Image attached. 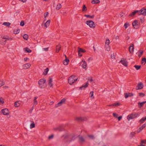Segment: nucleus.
<instances>
[{"label":"nucleus","mask_w":146,"mask_h":146,"mask_svg":"<svg viewBox=\"0 0 146 146\" xmlns=\"http://www.w3.org/2000/svg\"><path fill=\"white\" fill-rule=\"evenodd\" d=\"M79 139L80 141L81 142H85V140L82 136H79Z\"/></svg>","instance_id":"393cba45"},{"label":"nucleus","mask_w":146,"mask_h":146,"mask_svg":"<svg viewBox=\"0 0 146 146\" xmlns=\"http://www.w3.org/2000/svg\"><path fill=\"white\" fill-rule=\"evenodd\" d=\"M31 66V64L29 63L23 65V68L24 69H26L29 68Z\"/></svg>","instance_id":"ddd939ff"},{"label":"nucleus","mask_w":146,"mask_h":146,"mask_svg":"<svg viewBox=\"0 0 146 146\" xmlns=\"http://www.w3.org/2000/svg\"><path fill=\"white\" fill-rule=\"evenodd\" d=\"M139 114L137 113H133L128 115L127 116V119L128 120H129L136 117Z\"/></svg>","instance_id":"f03ea898"},{"label":"nucleus","mask_w":146,"mask_h":146,"mask_svg":"<svg viewBox=\"0 0 146 146\" xmlns=\"http://www.w3.org/2000/svg\"><path fill=\"white\" fill-rule=\"evenodd\" d=\"M62 7V6L60 3H58L56 7V9L57 10H58L60 9Z\"/></svg>","instance_id":"473e14b6"},{"label":"nucleus","mask_w":146,"mask_h":146,"mask_svg":"<svg viewBox=\"0 0 146 146\" xmlns=\"http://www.w3.org/2000/svg\"><path fill=\"white\" fill-rule=\"evenodd\" d=\"M58 129L59 131H62L63 130V129L62 128H61L60 127H58V128L57 129Z\"/></svg>","instance_id":"5fc2aeb1"},{"label":"nucleus","mask_w":146,"mask_h":146,"mask_svg":"<svg viewBox=\"0 0 146 146\" xmlns=\"http://www.w3.org/2000/svg\"><path fill=\"white\" fill-rule=\"evenodd\" d=\"M88 137H89L90 139H93L94 138V136L93 135H88L87 136Z\"/></svg>","instance_id":"ea45409f"},{"label":"nucleus","mask_w":146,"mask_h":146,"mask_svg":"<svg viewBox=\"0 0 146 146\" xmlns=\"http://www.w3.org/2000/svg\"><path fill=\"white\" fill-rule=\"evenodd\" d=\"M117 118H118V120L119 121H120L121 120V119L122 118V116H120L117 117Z\"/></svg>","instance_id":"e2e57ef3"},{"label":"nucleus","mask_w":146,"mask_h":146,"mask_svg":"<svg viewBox=\"0 0 146 146\" xmlns=\"http://www.w3.org/2000/svg\"><path fill=\"white\" fill-rule=\"evenodd\" d=\"M115 56L114 54H111V58H112L115 59Z\"/></svg>","instance_id":"bf43d9fd"},{"label":"nucleus","mask_w":146,"mask_h":146,"mask_svg":"<svg viewBox=\"0 0 146 146\" xmlns=\"http://www.w3.org/2000/svg\"><path fill=\"white\" fill-rule=\"evenodd\" d=\"M4 103V101L3 99L2 98H0V104H3Z\"/></svg>","instance_id":"09e8293b"},{"label":"nucleus","mask_w":146,"mask_h":146,"mask_svg":"<svg viewBox=\"0 0 146 146\" xmlns=\"http://www.w3.org/2000/svg\"><path fill=\"white\" fill-rule=\"evenodd\" d=\"M146 62V58H142V63L143 64L144 62L145 63V64Z\"/></svg>","instance_id":"49530a36"},{"label":"nucleus","mask_w":146,"mask_h":146,"mask_svg":"<svg viewBox=\"0 0 146 146\" xmlns=\"http://www.w3.org/2000/svg\"><path fill=\"white\" fill-rule=\"evenodd\" d=\"M143 87V84L141 82L138 83L136 87V90H141Z\"/></svg>","instance_id":"6e6552de"},{"label":"nucleus","mask_w":146,"mask_h":146,"mask_svg":"<svg viewBox=\"0 0 146 146\" xmlns=\"http://www.w3.org/2000/svg\"><path fill=\"white\" fill-rule=\"evenodd\" d=\"M145 103H146V101L143 102H139L138 103L139 107V108H141Z\"/></svg>","instance_id":"aec40b11"},{"label":"nucleus","mask_w":146,"mask_h":146,"mask_svg":"<svg viewBox=\"0 0 146 146\" xmlns=\"http://www.w3.org/2000/svg\"><path fill=\"white\" fill-rule=\"evenodd\" d=\"M119 62L121 63L123 65L127 66V62L125 60H121Z\"/></svg>","instance_id":"f3484780"},{"label":"nucleus","mask_w":146,"mask_h":146,"mask_svg":"<svg viewBox=\"0 0 146 146\" xmlns=\"http://www.w3.org/2000/svg\"><path fill=\"white\" fill-rule=\"evenodd\" d=\"M78 54L79 56H82V54L80 53V52H78Z\"/></svg>","instance_id":"69168bd1"},{"label":"nucleus","mask_w":146,"mask_h":146,"mask_svg":"<svg viewBox=\"0 0 146 146\" xmlns=\"http://www.w3.org/2000/svg\"><path fill=\"white\" fill-rule=\"evenodd\" d=\"M93 93H94V92L93 91H92L90 92V96L91 97H92L93 96V94H94Z\"/></svg>","instance_id":"6e6d98bb"},{"label":"nucleus","mask_w":146,"mask_h":146,"mask_svg":"<svg viewBox=\"0 0 146 146\" xmlns=\"http://www.w3.org/2000/svg\"><path fill=\"white\" fill-rule=\"evenodd\" d=\"M80 65L84 69H85L87 66V64L85 60H82L80 63Z\"/></svg>","instance_id":"f8f14e48"},{"label":"nucleus","mask_w":146,"mask_h":146,"mask_svg":"<svg viewBox=\"0 0 146 146\" xmlns=\"http://www.w3.org/2000/svg\"><path fill=\"white\" fill-rule=\"evenodd\" d=\"M146 120V118H145V117H143L139 120V122H140L141 124H142Z\"/></svg>","instance_id":"5701e85b"},{"label":"nucleus","mask_w":146,"mask_h":146,"mask_svg":"<svg viewBox=\"0 0 146 146\" xmlns=\"http://www.w3.org/2000/svg\"><path fill=\"white\" fill-rule=\"evenodd\" d=\"M145 95V94L143 93H139V96L141 97H143Z\"/></svg>","instance_id":"8fccbe9b"},{"label":"nucleus","mask_w":146,"mask_h":146,"mask_svg":"<svg viewBox=\"0 0 146 146\" xmlns=\"http://www.w3.org/2000/svg\"><path fill=\"white\" fill-rule=\"evenodd\" d=\"M84 16L87 18H89L91 19H93L94 17V15H92V16H90V15H84Z\"/></svg>","instance_id":"c9c22d12"},{"label":"nucleus","mask_w":146,"mask_h":146,"mask_svg":"<svg viewBox=\"0 0 146 146\" xmlns=\"http://www.w3.org/2000/svg\"><path fill=\"white\" fill-rule=\"evenodd\" d=\"M37 98V97H35L34 98V101L33 104V106H36L37 104V101L36 100Z\"/></svg>","instance_id":"4be33fe9"},{"label":"nucleus","mask_w":146,"mask_h":146,"mask_svg":"<svg viewBox=\"0 0 146 146\" xmlns=\"http://www.w3.org/2000/svg\"><path fill=\"white\" fill-rule=\"evenodd\" d=\"M113 116L114 117H115L116 118L118 116V115L117 114H116L115 113H113Z\"/></svg>","instance_id":"3c124183"},{"label":"nucleus","mask_w":146,"mask_h":146,"mask_svg":"<svg viewBox=\"0 0 146 146\" xmlns=\"http://www.w3.org/2000/svg\"><path fill=\"white\" fill-rule=\"evenodd\" d=\"M86 23L91 28H94L95 25L94 23L92 21L89 20L86 21Z\"/></svg>","instance_id":"20e7f679"},{"label":"nucleus","mask_w":146,"mask_h":146,"mask_svg":"<svg viewBox=\"0 0 146 146\" xmlns=\"http://www.w3.org/2000/svg\"><path fill=\"white\" fill-rule=\"evenodd\" d=\"M100 2V1L99 0H93L92 1V4H94L95 3H98Z\"/></svg>","instance_id":"c756f323"},{"label":"nucleus","mask_w":146,"mask_h":146,"mask_svg":"<svg viewBox=\"0 0 146 146\" xmlns=\"http://www.w3.org/2000/svg\"><path fill=\"white\" fill-rule=\"evenodd\" d=\"M88 85V81L86 83V84L85 85H83L81 87H80V88L81 89H82L83 88H86L87 87Z\"/></svg>","instance_id":"b1692460"},{"label":"nucleus","mask_w":146,"mask_h":146,"mask_svg":"<svg viewBox=\"0 0 146 146\" xmlns=\"http://www.w3.org/2000/svg\"><path fill=\"white\" fill-rule=\"evenodd\" d=\"M88 80L90 81L91 82L93 81V80L92 79V78L91 77L88 79Z\"/></svg>","instance_id":"052dcab7"},{"label":"nucleus","mask_w":146,"mask_h":146,"mask_svg":"<svg viewBox=\"0 0 146 146\" xmlns=\"http://www.w3.org/2000/svg\"><path fill=\"white\" fill-rule=\"evenodd\" d=\"M23 37V38L26 40H27L28 39L29 37L28 35L27 34L24 35Z\"/></svg>","instance_id":"4c0bfd02"},{"label":"nucleus","mask_w":146,"mask_h":146,"mask_svg":"<svg viewBox=\"0 0 146 146\" xmlns=\"http://www.w3.org/2000/svg\"><path fill=\"white\" fill-rule=\"evenodd\" d=\"M133 27L135 29L138 28V22L137 20H135L132 23Z\"/></svg>","instance_id":"9b49d317"},{"label":"nucleus","mask_w":146,"mask_h":146,"mask_svg":"<svg viewBox=\"0 0 146 146\" xmlns=\"http://www.w3.org/2000/svg\"><path fill=\"white\" fill-rule=\"evenodd\" d=\"M48 12H46V13H45L44 14V17L45 18H46L48 15Z\"/></svg>","instance_id":"4d7b16f0"},{"label":"nucleus","mask_w":146,"mask_h":146,"mask_svg":"<svg viewBox=\"0 0 146 146\" xmlns=\"http://www.w3.org/2000/svg\"><path fill=\"white\" fill-rule=\"evenodd\" d=\"M134 67L136 68L137 70H139L141 68V66L135 65Z\"/></svg>","instance_id":"37998d69"},{"label":"nucleus","mask_w":146,"mask_h":146,"mask_svg":"<svg viewBox=\"0 0 146 146\" xmlns=\"http://www.w3.org/2000/svg\"><path fill=\"white\" fill-rule=\"evenodd\" d=\"M3 25L7 26H9L11 24V23L9 22H5L3 23Z\"/></svg>","instance_id":"58836bf2"},{"label":"nucleus","mask_w":146,"mask_h":146,"mask_svg":"<svg viewBox=\"0 0 146 146\" xmlns=\"http://www.w3.org/2000/svg\"><path fill=\"white\" fill-rule=\"evenodd\" d=\"M56 52H58L60 50L61 48V46L60 45H57L56 47Z\"/></svg>","instance_id":"412c9836"},{"label":"nucleus","mask_w":146,"mask_h":146,"mask_svg":"<svg viewBox=\"0 0 146 146\" xmlns=\"http://www.w3.org/2000/svg\"><path fill=\"white\" fill-rule=\"evenodd\" d=\"M20 25L22 26H23L24 25V22L23 21H22L21 23H20Z\"/></svg>","instance_id":"13d9d810"},{"label":"nucleus","mask_w":146,"mask_h":146,"mask_svg":"<svg viewBox=\"0 0 146 146\" xmlns=\"http://www.w3.org/2000/svg\"><path fill=\"white\" fill-rule=\"evenodd\" d=\"M1 38L3 39H5L4 42L3 43V44H5L7 40H9V37L7 35H2Z\"/></svg>","instance_id":"1a4fd4ad"},{"label":"nucleus","mask_w":146,"mask_h":146,"mask_svg":"<svg viewBox=\"0 0 146 146\" xmlns=\"http://www.w3.org/2000/svg\"><path fill=\"white\" fill-rule=\"evenodd\" d=\"M28 58H24V60L25 61H26L28 59Z\"/></svg>","instance_id":"774afa93"},{"label":"nucleus","mask_w":146,"mask_h":146,"mask_svg":"<svg viewBox=\"0 0 146 146\" xmlns=\"http://www.w3.org/2000/svg\"><path fill=\"white\" fill-rule=\"evenodd\" d=\"M133 94L132 93H128L124 94V97L125 98H127L129 97H131L133 96Z\"/></svg>","instance_id":"2eb2a0df"},{"label":"nucleus","mask_w":146,"mask_h":146,"mask_svg":"<svg viewBox=\"0 0 146 146\" xmlns=\"http://www.w3.org/2000/svg\"><path fill=\"white\" fill-rule=\"evenodd\" d=\"M110 41L109 39H106V42H105V50L107 51H109L110 50V48L109 46Z\"/></svg>","instance_id":"7ed1b4c3"},{"label":"nucleus","mask_w":146,"mask_h":146,"mask_svg":"<svg viewBox=\"0 0 146 146\" xmlns=\"http://www.w3.org/2000/svg\"><path fill=\"white\" fill-rule=\"evenodd\" d=\"M146 126V122L143 124L141 127L139 128L140 131L142 130Z\"/></svg>","instance_id":"c85d7f7f"},{"label":"nucleus","mask_w":146,"mask_h":146,"mask_svg":"<svg viewBox=\"0 0 146 146\" xmlns=\"http://www.w3.org/2000/svg\"><path fill=\"white\" fill-rule=\"evenodd\" d=\"M49 71V69L48 68H47L45 69L43 73V74L44 75H46L48 73V72Z\"/></svg>","instance_id":"2f4dec72"},{"label":"nucleus","mask_w":146,"mask_h":146,"mask_svg":"<svg viewBox=\"0 0 146 146\" xmlns=\"http://www.w3.org/2000/svg\"><path fill=\"white\" fill-rule=\"evenodd\" d=\"M52 78H49L48 80V85L50 87H52L53 86V84L52 83Z\"/></svg>","instance_id":"6ab92c4d"},{"label":"nucleus","mask_w":146,"mask_h":146,"mask_svg":"<svg viewBox=\"0 0 146 146\" xmlns=\"http://www.w3.org/2000/svg\"><path fill=\"white\" fill-rule=\"evenodd\" d=\"M129 26V23L126 22L125 23L124 25V27L125 29H126Z\"/></svg>","instance_id":"e433bc0d"},{"label":"nucleus","mask_w":146,"mask_h":146,"mask_svg":"<svg viewBox=\"0 0 146 146\" xmlns=\"http://www.w3.org/2000/svg\"><path fill=\"white\" fill-rule=\"evenodd\" d=\"M138 14L139 15H142L144 16L146 15V9L144 8H143L138 12Z\"/></svg>","instance_id":"423d86ee"},{"label":"nucleus","mask_w":146,"mask_h":146,"mask_svg":"<svg viewBox=\"0 0 146 146\" xmlns=\"http://www.w3.org/2000/svg\"><path fill=\"white\" fill-rule=\"evenodd\" d=\"M75 119L76 120L80 121H82L84 120V119H83L82 117H76L75 118Z\"/></svg>","instance_id":"cd10ccee"},{"label":"nucleus","mask_w":146,"mask_h":146,"mask_svg":"<svg viewBox=\"0 0 146 146\" xmlns=\"http://www.w3.org/2000/svg\"><path fill=\"white\" fill-rule=\"evenodd\" d=\"M143 53V51L141 50H140L138 52V55L140 57L142 55Z\"/></svg>","instance_id":"a878e982"},{"label":"nucleus","mask_w":146,"mask_h":146,"mask_svg":"<svg viewBox=\"0 0 146 146\" xmlns=\"http://www.w3.org/2000/svg\"><path fill=\"white\" fill-rule=\"evenodd\" d=\"M24 50H25L27 51V52L30 53L31 52V50L30 49H29L28 48L26 47L24 48Z\"/></svg>","instance_id":"f704fd0d"},{"label":"nucleus","mask_w":146,"mask_h":146,"mask_svg":"<svg viewBox=\"0 0 146 146\" xmlns=\"http://www.w3.org/2000/svg\"><path fill=\"white\" fill-rule=\"evenodd\" d=\"M66 100V99L64 98L62 99L60 102L58 103L57 104H56L55 107L57 108L61 106L62 104L64 103Z\"/></svg>","instance_id":"0eeeda50"},{"label":"nucleus","mask_w":146,"mask_h":146,"mask_svg":"<svg viewBox=\"0 0 146 146\" xmlns=\"http://www.w3.org/2000/svg\"><path fill=\"white\" fill-rule=\"evenodd\" d=\"M46 22L50 24V20H48Z\"/></svg>","instance_id":"338daca9"},{"label":"nucleus","mask_w":146,"mask_h":146,"mask_svg":"<svg viewBox=\"0 0 146 146\" xmlns=\"http://www.w3.org/2000/svg\"><path fill=\"white\" fill-rule=\"evenodd\" d=\"M46 80L45 79H40L38 81V83L40 88H43V86L44 83H45Z\"/></svg>","instance_id":"39448f33"},{"label":"nucleus","mask_w":146,"mask_h":146,"mask_svg":"<svg viewBox=\"0 0 146 146\" xmlns=\"http://www.w3.org/2000/svg\"><path fill=\"white\" fill-rule=\"evenodd\" d=\"M78 78L74 75L71 76L68 79V82L70 85L72 84L74 82L77 80Z\"/></svg>","instance_id":"f257e3e1"},{"label":"nucleus","mask_w":146,"mask_h":146,"mask_svg":"<svg viewBox=\"0 0 146 146\" xmlns=\"http://www.w3.org/2000/svg\"><path fill=\"white\" fill-rule=\"evenodd\" d=\"M5 84L4 82L1 80H0V87L2 86Z\"/></svg>","instance_id":"c03bdc74"},{"label":"nucleus","mask_w":146,"mask_h":146,"mask_svg":"<svg viewBox=\"0 0 146 146\" xmlns=\"http://www.w3.org/2000/svg\"><path fill=\"white\" fill-rule=\"evenodd\" d=\"M78 52H86V51L82 49L81 48H78Z\"/></svg>","instance_id":"7c9ffc66"},{"label":"nucleus","mask_w":146,"mask_h":146,"mask_svg":"<svg viewBox=\"0 0 146 146\" xmlns=\"http://www.w3.org/2000/svg\"><path fill=\"white\" fill-rule=\"evenodd\" d=\"M20 31V30L19 29H15L14 30V34H17L19 33Z\"/></svg>","instance_id":"72a5a7b5"},{"label":"nucleus","mask_w":146,"mask_h":146,"mask_svg":"<svg viewBox=\"0 0 146 146\" xmlns=\"http://www.w3.org/2000/svg\"><path fill=\"white\" fill-rule=\"evenodd\" d=\"M133 44H131L129 48V50L131 53H133V52L134 48L133 47Z\"/></svg>","instance_id":"4468645a"},{"label":"nucleus","mask_w":146,"mask_h":146,"mask_svg":"<svg viewBox=\"0 0 146 146\" xmlns=\"http://www.w3.org/2000/svg\"><path fill=\"white\" fill-rule=\"evenodd\" d=\"M20 104L19 103V101H17L15 102L14 106L16 107H18L20 105Z\"/></svg>","instance_id":"bb28decb"},{"label":"nucleus","mask_w":146,"mask_h":146,"mask_svg":"<svg viewBox=\"0 0 146 146\" xmlns=\"http://www.w3.org/2000/svg\"><path fill=\"white\" fill-rule=\"evenodd\" d=\"M34 106H33V107H32L31 109H30L29 110V112L30 113H31L33 110L34 109Z\"/></svg>","instance_id":"603ef678"},{"label":"nucleus","mask_w":146,"mask_h":146,"mask_svg":"<svg viewBox=\"0 0 146 146\" xmlns=\"http://www.w3.org/2000/svg\"><path fill=\"white\" fill-rule=\"evenodd\" d=\"M66 58L63 61V64L65 65H67L69 61V60L66 58V56L65 55Z\"/></svg>","instance_id":"a211bd4d"},{"label":"nucleus","mask_w":146,"mask_h":146,"mask_svg":"<svg viewBox=\"0 0 146 146\" xmlns=\"http://www.w3.org/2000/svg\"><path fill=\"white\" fill-rule=\"evenodd\" d=\"M135 134V132H131L130 134V137H131V138H132Z\"/></svg>","instance_id":"a19ab883"},{"label":"nucleus","mask_w":146,"mask_h":146,"mask_svg":"<svg viewBox=\"0 0 146 146\" xmlns=\"http://www.w3.org/2000/svg\"><path fill=\"white\" fill-rule=\"evenodd\" d=\"M141 142L142 144V143L146 144V140H142L141 141Z\"/></svg>","instance_id":"864d4df0"},{"label":"nucleus","mask_w":146,"mask_h":146,"mask_svg":"<svg viewBox=\"0 0 146 146\" xmlns=\"http://www.w3.org/2000/svg\"><path fill=\"white\" fill-rule=\"evenodd\" d=\"M48 47H47L46 48H43V49L45 51H47L48 50Z\"/></svg>","instance_id":"0e129e2a"},{"label":"nucleus","mask_w":146,"mask_h":146,"mask_svg":"<svg viewBox=\"0 0 146 146\" xmlns=\"http://www.w3.org/2000/svg\"><path fill=\"white\" fill-rule=\"evenodd\" d=\"M53 137V135H51L49 136L48 137V139H51Z\"/></svg>","instance_id":"680f3d73"},{"label":"nucleus","mask_w":146,"mask_h":146,"mask_svg":"<svg viewBox=\"0 0 146 146\" xmlns=\"http://www.w3.org/2000/svg\"><path fill=\"white\" fill-rule=\"evenodd\" d=\"M87 10V9L86 8V6L85 5H84L83 6V7L82 8V11H86Z\"/></svg>","instance_id":"a18cd8bd"},{"label":"nucleus","mask_w":146,"mask_h":146,"mask_svg":"<svg viewBox=\"0 0 146 146\" xmlns=\"http://www.w3.org/2000/svg\"><path fill=\"white\" fill-rule=\"evenodd\" d=\"M49 25L50 24L46 22L44 24V27H45V28L48 27Z\"/></svg>","instance_id":"de8ad7c7"},{"label":"nucleus","mask_w":146,"mask_h":146,"mask_svg":"<svg viewBox=\"0 0 146 146\" xmlns=\"http://www.w3.org/2000/svg\"><path fill=\"white\" fill-rule=\"evenodd\" d=\"M139 12V10H135L134 11L132 12L129 15V17H133L136 13H137L138 14V12Z\"/></svg>","instance_id":"dca6fc26"},{"label":"nucleus","mask_w":146,"mask_h":146,"mask_svg":"<svg viewBox=\"0 0 146 146\" xmlns=\"http://www.w3.org/2000/svg\"><path fill=\"white\" fill-rule=\"evenodd\" d=\"M2 113L4 115H7L9 114V112L7 108H5L2 109L1 110Z\"/></svg>","instance_id":"9d476101"},{"label":"nucleus","mask_w":146,"mask_h":146,"mask_svg":"<svg viewBox=\"0 0 146 146\" xmlns=\"http://www.w3.org/2000/svg\"><path fill=\"white\" fill-rule=\"evenodd\" d=\"M35 127V125L33 122V123H31L30 125V127L31 128H32Z\"/></svg>","instance_id":"79ce46f5"}]
</instances>
